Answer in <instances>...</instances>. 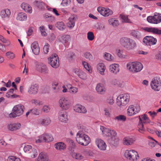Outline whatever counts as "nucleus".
<instances>
[{
	"instance_id": "de8ad7c7",
	"label": "nucleus",
	"mask_w": 161,
	"mask_h": 161,
	"mask_svg": "<svg viewBox=\"0 0 161 161\" xmlns=\"http://www.w3.org/2000/svg\"><path fill=\"white\" fill-rule=\"evenodd\" d=\"M104 114L107 117H110L111 116V109L110 108H105L104 110Z\"/></svg>"
},
{
	"instance_id": "cd10ccee",
	"label": "nucleus",
	"mask_w": 161,
	"mask_h": 161,
	"mask_svg": "<svg viewBox=\"0 0 161 161\" xmlns=\"http://www.w3.org/2000/svg\"><path fill=\"white\" fill-rule=\"evenodd\" d=\"M109 69L112 73L116 74L119 71V65L116 64H111L109 66Z\"/></svg>"
},
{
	"instance_id": "37998d69",
	"label": "nucleus",
	"mask_w": 161,
	"mask_h": 161,
	"mask_svg": "<svg viewBox=\"0 0 161 161\" xmlns=\"http://www.w3.org/2000/svg\"><path fill=\"white\" fill-rule=\"evenodd\" d=\"M70 87L69 88V92L72 94H75L77 93L78 91V89L77 87L75 86H73L70 84L69 85Z\"/></svg>"
},
{
	"instance_id": "e2e57ef3",
	"label": "nucleus",
	"mask_w": 161,
	"mask_h": 161,
	"mask_svg": "<svg viewBox=\"0 0 161 161\" xmlns=\"http://www.w3.org/2000/svg\"><path fill=\"white\" fill-rule=\"evenodd\" d=\"M70 3V0H63L61 4L62 6L65 7L69 5Z\"/></svg>"
},
{
	"instance_id": "6ab92c4d",
	"label": "nucleus",
	"mask_w": 161,
	"mask_h": 161,
	"mask_svg": "<svg viewBox=\"0 0 161 161\" xmlns=\"http://www.w3.org/2000/svg\"><path fill=\"white\" fill-rule=\"evenodd\" d=\"M74 110L75 112L78 113L85 114L87 112L85 107L80 104H76L74 107Z\"/></svg>"
},
{
	"instance_id": "2eb2a0df",
	"label": "nucleus",
	"mask_w": 161,
	"mask_h": 161,
	"mask_svg": "<svg viewBox=\"0 0 161 161\" xmlns=\"http://www.w3.org/2000/svg\"><path fill=\"white\" fill-rule=\"evenodd\" d=\"M157 42V39L151 36H146L143 40V42L144 44L147 46L155 45Z\"/></svg>"
},
{
	"instance_id": "c85d7f7f",
	"label": "nucleus",
	"mask_w": 161,
	"mask_h": 161,
	"mask_svg": "<svg viewBox=\"0 0 161 161\" xmlns=\"http://www.w3.org/2000/svg\"><path fill=\"white\" fill-rule=\"evenodd\" d=\"M32 52L36 55H38L40 53V48L37 42H34L31 45Z\"/></svg>"
},
{
	"instance_id": "7c9ffc66",
	"label": "nucleus",
	"mask_w": 161,
	"mask_h": 161,
	"mask_svg": "<svg viewBox=\"0 0 161 161\" xmlns=\"http://www.w3.org/2000/svg\"><path fill=\"white\" fill-rule=\"evenodd\" d=\"M145 31L152 33L154 34L158 35L161 34V30L153 27H146L144 29Z\"/></svg>"
},
{
	"instance_id": "20e7f679",
	"label": "nucleus",
	"mask_w": 161,
	"mask_h": 161,
	"mask_svg": "<svg viewBox=\"0 0 161 161\" xmlns=\"http://www.w3.org/2000/svg\"><path fill=\"white\" fill-rule=\"evenodd\" d=\"M126 67L127 69L133 73L140 72L143 68L142 64L138 62H129L127 64Z\"/></svg>"
},
{
	"instance_id": "ea45409f",
	"label": "nucleus",
	"mask_w": 161,
	"mask_h": 161,
	"mask_svg": "<svg viewBox=\"0 0 161 161\" xmlns=\"http://www.w3.org/2000/svg\"><path fill=\"white\" fill-rule=\"evenodd\" d=\"M37 155V151L34 148H33L30 152H29V156L31 158H36Z\"/></svg>"
},
{
	"instance_id": "4c0bfd02",
	"label": "nucleus",
	"mask_w": 161,
	"mask_h": 161,
	"mask_svg": "<svg viewBox=\"0 0 161 161\" xmlns=\"http://www.w3.org/2000/svg\"><path fill=\"white\" fill-rule=\"evenodd\" d=\"M55 147L58 150H64L66 148V145L63 142H58L56 143Z\"/></svg>"
},
{
	"instance_id": "6e6552de",
	"label": "nucleus",
	"mask_w": 161,
	"mask_h": 161,
	"mask_svg": "<svg viewBox=\"0 0 161 161\" xmlns=\"http://www.w3.org/2000/svg\"><path fill=\"white\" fill-rule=\"evenodd\" d=\"M124 155L127 159L131 161H136L139 158L137 152L133 150H126Z\"/></svg>"
},
{
	"instance_id": "2f4dec72",
	"label": "nucleus",
	"mask_w": 161,
	"mask_h": 161,
	"mask_svg": "<svg viewBox=\"0 0 161 161\" xmlns=\"http://www.w3.org/2000/svg\"><path fill=\"white\" fill-rule=\"evenodd\" d=\"M75 72L80 78L81 79L85 80L88 79V77L86 74L82 71L77 69L76 70Z\"/></svg>"
},
{
	"instance_id": "bf43d9fd",
	"label": "nucleus",
	"mask_w": 161,
	"mask_h": 161,
	"mask_svg": "<svg viewBox=\"0 0 161 161\" xmlns=\"http://www.w3.org/2000/svg\"><path fill=\"white\" fill-rule=\"evenodd\" d=\"M126 116L122 115H120L118 116H117L114 118L115 120L123 121H125L126 120Z\"/></svg>"
},
{
	"instance_id": "1a4fd4ad",
	"label": "nucleus",
	"mask_w": 161,
	"mask_h": 161,
	"mask_svg": "<svg viewBox=\"0 0 161 161\" xmlns=\"http://www.w3.org/2000/svg\"><path fill=\"white\" fill-rule=\"evenodd\" d=\"M53 138L51 135L45 133L38 137L36 140V142L37 143H41L43 142H49L53 141Z\"/></svg>"
},
{
	"instance_id": "4468645a",
	"label": "nucleus",
	"mask_w": 161,
	"mask_h": 161,
	"mask_svg": "<svg viewBox=\"0 0 161 161\" xmlns=\"http://www.w3.org/2000/svg\"><path fill=\"white\" fill-rule=\"evenodd\" d=\"M161 82L159 78L157 77L153 78L151 82V86L152 89L155 91H159L160 88Z\"/></svg>"
},
{
	"instance_id": "603ef678",
	"label": "nucleus",
	"mask_w": 161,
	"mask_h": 161,
	"mask_svg": "<svg viewBox=\"0 0 161 161\" xmlns=\"http://www.w3.org/2000/svg\"><path fill=\"white\" fill-rule=\"evenodd\" d=\"M5 55L8 58L11 59H14L15 57V54L11 51L7 52Z\"/></svg>"
},
{
	"instance_id": "f03ea898",
	"label": "nucleus",
	"mask_w": 161,
	"mask_h": 161,
	"mask_svg": "<svg viewBox=\"0 0 161 161\" xmlns=\"http://www.w3.org/2000/svg\"><path fill=\"white\" fill-rule=\"evenodd\" d=\"M120 44L128 50L134 49L136 47V43L133 40L126 37L121 38L120 40Z\"/></svg>"
},
{
	"instance_id": "79ce46f5",
	"label": "nucleus",
	"mask_w": 161,
	"mask_h": 161,
	"mask_svg": "<svg viewBox=\"0 0 161 161\" xmlns=\"http://www.w3.org/2000/svg\"><path fill=\"white\" fill-rule=\"evenodd\" d=\"M52 87L55 92H58L60 91V89L58 86V82L55 81L52 83Z\"/></svg>"
},
{
	"instance_id": "a211bd4d",
	"label": "nucleus",
	"mask_w": 161,
	"mask_h": 161,
	"mask_svg": "<svg viewBox=\"0 0 161 161\" xmlns=\"http://www.w3.org/2000/svg\"><path fill=\"white\" fill-rule=\"evenodd\" d=\"M78 19L76 15L72 14L68 19L67 26L69 28H73L75 26V22Z\"/></svg>"
},
{
	"instance_id": "c9c22d12",
	"label": "nucleus",
	"mask_w": 161,
	"mask_h": 161,
	"mask_svg": "<svg viewBox=\"0 0 161 161\" xmlns=\"http://www.w3.org/2000/svg\"><path fill=\"white\" fill-rule=\"evenodd\" d=\"M108 24L115 27L118 26L119 23L118 20L115 18H112L108 20Z\"/></svg>"
},
{
	"instance_id": "c03bdc74",
	"label": "nucleus",
	"mask_w": 161,
	"mask_h": 161,
	"mask_svg": "<svg viewBox=\"0 0 161 161\" xmlns=\"http://www.w3.org/2000/svg\"><path fill=\"white\" fill-rule=\"evenodd\" d=\"M119 17L122 19V21L125 23H131V21L128 19V16L127 15L124 14H121Z\"/></svg>"
},
{
	"instance_id": "0e129e2a",
	"label": "nucleus",
	"mask_w": 161,
	"mask_h": 161,
	"mask_svg": "<svg viewBox=\"0 0 161 161\" xmlns=\"http://www.w3.org/2000/svg\"><path fill=\"white\" fill-rule=\"evenodd\" d=\"M50 110V108L49 106L47 105H45L43 106L42 108V110L45 113H47Z\"/></svg>"
},
{
	"instance_id": "58836bf2",
	"label": "nucleus",
	"mask_w": 161,
	"mask_h": 161,
	"mask_svg": "<svg viewBox=\"0 0 161 161\" xmlns=\"http://www.w3.org/2000/svg\"><path fill=\"white\" fill-rule=\"evenodd\" d=\"M35 5L40 10H43L45 7L44 3L42 1H36L34 2Z\"/></svg>"
},
{
	"instance_id": "f8f14e48",
	"label": "nucleus",
	"mask_w": 161,
	"mask_h": 161,
	"mask_svg": "<svg viewBox=\"0 0 161 161\" xmlns=\"http://www.w3.org/2000/svg\"><path fill=\"white\" fill-rule=\"evenodd\" d=\"M140 110V107L139 105H130L129 106L127 110V114L129 116H133L138 113Z\"/></svg>"
},
{
	"instance_id": "09e8293b",
	"label": "nucleus",
	"mask_w": 161,
	"mask_h": 161,
	"mask_svg": "<svg viewBox=\"0 0 161 161\" xmlns=\"http://www.w3.org/2000/svg\"><path fill=\"white\" fill-rule=\"evenodd\" d=\"M84 57L89 61H92L93 59V57L92 54L89 52H86L84 53Z\"/></svg>"
},
{
	"instance_id": "a19ab883",
	"label": "nucleus",
	"mask_w": 161,
	"mask_h": 161,
	"mask_svg": "<svg viewBox=\"0 0 161 161\" xmlns=\"http://www.w3.org/2000/svg\"><path fill=\"white\" fill-rule=\"evenodd\" d=\"M57 28L60 31H63L66 28V26L64 23L62 22H58L56 24Z\"/></svg>"
},
{
	"instance_id": "f257e3e1",
	"label": "nucleus",
	"mask_w": 161,
	"mask_h": 161,
	"mask_svg": "<svg viewBox=\"0 0 161 161\" xmlns=\"http://www.w3.org/2000/svg\"><path fill=\"white\" fill-rule=\"evenodd\" d=\"M100 129L104 136L111 137L110 142L112 144H115L118 142L119 139L116 136L117 134L115 131L106 128L102 126H100Z\"/></svg>"
},
{
	"instance_id": "f3484780",
	"label": "nucleus",
	"mask_w": 161,
	"mask_h": 161,
	"mask_svg": "<svg viewBox=\"0 0 161 161\" xmlns=\"http://www.w3.org/2000/svg\"><path fill=\"white\" fill-rule=\"evenodd\" d=\"M98 11L103 16L108 17L113 14V11L110 9L103 7H98L97 8Z\"/></svg>"
},
{
	"instance_id": "49530a36",
	"label": "nucleus",
	"mask_w": 161,
	"mask_h": 161,
	"mask_svg": "<svg viewBox=\"0 0 161 161\" xmlns=\"http://www.w3.org/2000/svg\"><path fill=\"white\" fill-rule=\"evenodd\" d=\"M105 58L110 61H113L114 60V57L110 53H105L104 55Z\"/></svg>"
},
{
	"instance_id": "5701e85b",
	"label": "nucleus",
	"mask_w": 161,
	"mask_h": 161,
	"mask_svg": "<svg viewBox=\"0 0 161 161\" xmlns=\"http://www.w3.org/2000/svg\"><path fill=\"white\" fill-rule=\"evenodd\" d=\"M21 126L20 123H11L7 125V129L10 131H14L19 129Z\"/></svg>"
},
{
	"instance_id": "69168bd1",
	"label": "nucleus",
	"mask_w": 161,
	"mask_h": 161,
	"mask_svg": "<svg viewBox=\"0 0 161 161\" xmlns=\"http://www.w3.org/2000/svg\"><path fill=\"white\" fill-rule=\"evenodd\" d=\"M31 113L34 114L38 115L40 114L39 111H38L37 109L35 108L30 110Z\"/></svg>"
},
{
	"instance_id": "9d476101",
	"label": "nucleus",
	"mask_w": 161,
	"mask_h": 161,
	"mask_svg": "<svg viewBox=\"0 0 161 161\" xmlns=\"http://www.w3.org/2000/svg\"><path fill=\"white\" fill-rule=\"evenodd\" d=\"M59 107L63 110H67L71 106L70 100L67 97H62L58 101Z\"/></svg>"
},
{
	"instance_id": "393cba45",
	"label": "nucleus",
	"mask_w": 161,
	"mask_h": 161,
	"mask_svg": "<svg viewBox=\"0 0 161 161\" xmlns=\"http://www.w3.org/2000/svg\"><path fill=\"white\" fill-rule=\"evenodd\" d=\"M97 72L100 75H105V72L106 69L105 64L103 63H99L96 65Z\"/></svg>"
},
{
	"instance_id": "680f3d73",
	"label": "nucleus",
	"mask_w": 161,
	"mask_h": 161,
	"mask_svg": "<svg viewBox=\"0 0 161 161\" xmlns=\"http://www.w3.org/2000/svg\"><path fill=\"white\" fill-rule=\"evenodd\" d=\"M40 30L41 31L42 36H47V33L45 31V27L43 26H42L39 27Z\"/></svg>"
},
{
	"instance_id": "dca6fc26",
	"label": "nucleus",
	"mask_w": 161,
	"mask_h": 161,
	"mask_svg": "<svg viewBox=\"0 0 161 161\" xmlns=\"http://www.w3.org/2000/svg\"><path fill=\"white\" fill-rule=\"evenodd\" d=\"M51 122L50 118L47 117L38 119L37 120L36 123L38 125L43 126H47L50 124Z\"/></svg>"
},
{
	"instance_id": "c756f323",
	"label": "nucleus",
	"mask_w": 161,
	"mask_h": 161,
	"mask_svg": "<svg viewBox=\"0 0 161 161\" xmlns=\"http://www.w3.org/2000/svg\"><path fill=\"white\" fill-rule=\"evenodd\" d=\"M49 156L47 154L44 152H41L39 154L37 161H48Z\"/></svg>"
},
{
	"instance_id": "3c124183",
	"label": "nucleus",
	"mask_w": 161,
	"mask_h": 161,
	"mask_svg": "<svg viewBox=\"0 0 161 161\" xmlns=\"http://www.w3.org/2000/svg\"><path fill=\"white\" fill-rule=\"evenodd\" d=\"M72 156L73 158L79 160L82 159L84 158L83 156L79 153H74L72 154Z\"/></svg>"
},
{
	"instance_id": "412c9836",
	"label": "nucleus",
	"mask_w": 161,
	"mask_h": 161,
	"mask_svg": "<svg viewBox=\"0 0 161 161\" xmlns=\"http://www.w3.org/2000/svg\"><path fill=\"white\" fill-rule=\"evenodd\" d=\"M36 68L37 70L42 74H47L48 73V69L47 66L44 64L40 63L36 65Z\"/></svg>"
},
{
	"instance_id": "338daca9",
	"label": "nucleus",
	"mask_w": 161,
	"mask_h": 161,
	"mask_svg": "<svg viewBox=\"0 0 161 161\" xmlns=\"http://www.w3.org/2000/svg\"><path fill=\"white\" fill-rule=\"evenodd\" d=\"M66 141L68 143L70 144V145H72L73 147L75 146V144L74 143V141L72 140L71 139L67 138L66 139Z\"/></svg>"
},
{
	"instance_id": "052dcab7",
	"label": "nucleus",
	"mask_w": 161,
	"mask_h": 161,
	"mask_svg": "<svg viewBox=\"0 0 161 161\" xmlns=\"http://www.w3.org/2000/svg\"><path fill=\"white\" fill-rule=\"evenodd\" d=\"M33 149L32 147L30 145H27L25 146L24 147V151L25 153H28L30 152L31 150Z\"/></svg>"
},
{
	"instance_id": "473e14b6",
	"label": "nucleus",
	"mask_w": 161,
	"mask_h": 161,
	"mask_svg": "<svg viewBox=\"0 0 161 161\" xmlns=\"http://www.w3.org/2000/svg\"><path fill=\"white\" fill-rule=\"evenodd\" d=\"M22 8L25 12L31 14L32 11V7L28 4L25 3H22L21 5Z\"/></svg>"
},
{
	"instance_id": "0eeeda50",
	"label": "nucleus",
	"mask_w": 161,
	"mask_h": 161,
	"mask_svg": "<svg viewBox=\"0 0 161 161\" xmlns=\"http://www.w3.org/2000/svg\"><path fill=\"white\" fill-rule=\"evenodd\" d=\"M130 96L128 94H122L119 95L117 98V104L119 106L126 105L129 102Z\"/></svg>"
},
{
	"instance_id": "423d86ee",
	"label": "nucleus",
	"mask_w": 161,
	"mask_h": 161,
	"mask_svg": "<svg viewBox=\"0 0 161 161\" xmlns=\"http://www.w3.org/2000/svg\"><path fill=\"white\" fill-rule=\"evenodd\" d=\"M25 107L22 104H18L14 106L12 112L9 114L10 118H14L21 115L24 112Z\"/></svg>"
},
{
	"instance_id": "8fccbe9b",
	"label": "nucleus",
	"mask_w": 161,
	"mask_h": 161,
	"mask_svg": "<svg viewBox=\"0 0 161 161\" xmlns=\"http://www.w3.org/2000/svg\"><path fill=\"white\" fill-rule=\"evenodd\" d=\"M31 102L32 104H34L36 106H40L43 105V103L42 101L36 99H32L31 101Z\"/></svg>"
},
{
	"instance_id": "13d9d810",
	"label": "nucleus",
	"mask_w": 161,
	"mask_h": 161,
	"mask_svg": "<svg viewBox=\"0 0 161 161\" xmlns=\"http://www.w3.org/2000/svg\"><path fill=\"white\" fill-rule=\"evenodd\" d=\"M132 35L137 39L139 38L141 36L140 33L137 31H133L131 32Z\"/></svg>"
},
{
	"instance_id": "774afa93",
	"label": "nucleus",
	"mask_w": 161,
	"mask_h": 161,
	"mask_svg": "<svg viewBox=\"0 0 161 161\" xmlns=\"http://www.w3.org/2000/svg\"><path fill=\"white\" fill-rule=\"evenodd\" d=\"M43 52L45 54H47L48 52L49 44H47L45 45L43 48Z\"/></svg>"
},
{
	"instance_id": "f704fd0d",
	"label": "nucleus",
	"mask_w": 161,
	"mask_h": 161,
	"mask_svg": "<svg viewBox=\"0 0 161 161\" xmlns=\"http://www.w3.org/2000/svg\"><path fill=\"white\" fill-rule=\"evenodd\" d=\"M27 18V15L25 13L20 12L17 14L16 19L19 21H25L26 20Z\"/></svg>"
},
{
	"instance_id": "4be33fe9",
	"label": "nucleus",
	"mask_w": 161,
	"mask_h": 161,
	"mask_svg": "<svg viewBox=\"0 0 161 161\" xmlns=\"http://www.w3.org/2000/svg\"><path fill=\"white\" fill-rule=\"evenodd\" d=\"M95 89L97 92L98 94L101 95L104 94L106 91V88L105 86L101 83H98Z\"/></svg>"
},
{
	"instance_id": "5fc2aeb1",
	"label": "nucleus",
	"mask_w": 161,
	"mask_h": 161,
	"mask_svg": "<svg viewBox=\"0 0 161 161\" xmlns=\"http://www.w3.org/2000/svg\"><path fill=\"white\" fill-rule=\"evenodd\" d=\"M87 38L88 40L92 41L95 38V36L93 32L89 31L87 33Z\"/></svg>"
},
{
	"instance_id": "b1692460",
	"label": "nucleus",
	"mask_w": 161,
	"mask_h": 161,
	"mask_svg": "<svg viewBox=\"0 0 161 161\" xmlns=\"http://www.w3.org/2000/svg\"><path fill=\"white\" fill-rule=\"evenodd\" d=\"M95 143L96 145L100 149L102 150H106L107 145L103 140L97 138L96 140Z\"/></svg>"
},
{
	"instance_id": "7ed1b4c3",
	"label": "nucleus",
	"mask_w": 161,
	"mask_h": 161,
	"mask_svg": "<svg viewBox=\"0 0 161 161\" xmlns=\"http://www.w3.org/2000/svg\"><path fill=\"white\" fill-rule=\"evenodd\" d=\"M76 139L78 143L84 146L88 145L91 142L89 136L81 131L77 133Z\"/></svg>"
},
{
	"instance_id": "864d4df0",
	"label": "nucleus",
	"mask_w": 161,
	"mask_h": 161,
	"mask_svg": "<svg viewBox=\"0 0 161 161\" xmlns=\"http://www.w3.org/2000/svg\"><path fill=\"white\" fill-rule=\"evenodd\" d=\"M82 64L85 68L87 70L89 73H92V69H90L88 64L87 62L85 61H83L82 62Z\"/></svg>"
},
{
	"instance_id": "e433bc0d",
	"label": "nucleus",
	"mask_w": 161,
	"mask_h": 161,
	"mask_svg": "<svg viewBox=\"0 0 161 161\" xmlns=\"http://www.w3.org/2000/svg\"><path fill=\"white\" fill-rule=\"evenodd\" d=\"M11 14L10 10L7 9L1 11V14L2 18H9Z\"/></svg>"
},
{
	"instance_id": "a878e982",
	"label": "nucleus",
	"mask_w": 161,
	"mask_h": 161,
	"mask_svg": "<svg viewBox=\"0 0 161 161\" xmlns=\"http://www.w3.org/2000/svg\"><path fill=\"white\" fill-rule=\"evenodd\" d=\"M39 87L36 84H32L28 88V92L30 94L35 95L38 91Z\"/></svg>"
},
{
	"instance_id": "9b49d317",
	"label": "nucleus",
	"mask_w": 161,
	"mask_h": 161,
	"mask_svg": "<svg viewBox=\"0 0 161 161\" xmlns=\"http://www.w3.org/2000/svg\"><path fill=\"white\" fill-rule=\"evenodd\" d=\"M149 23L157 24L161 22V14L156 13L153 16H149L147 18Z\"/></svg>"
},
{
	"instance_id": "bb28decb",
	"label": "nucleus",
	"mask_w": 161,
	"mask_h": 161,
	"mask_svg": "<svg viewBox=\"0 0 161 161\" xmlns=\"http://www.w3.org/2000/svg\"><path fill=\"white\" fill-rule=\"evenodd\" d=\"M135 140L132 137L126 136L123 140V143L125 145L129 146L132 145L135 142Z\"/></svg>"
},
{
	"instance_id": "72a5a7b5",
	"label": "nucleus",
	"mask_w": 161,
	"mask_h": 161,
	"mask_svg": "<svg viewBox=\"0 0 161 161\" xmlns=\"http://www.w3.org/2000/svg\"><path fill=\"white\" fill-rule=\"evenodd\" d=\"M70 39V36L68 35H64L60 36L59 38V41L63 43H67Z\"/></svg>"
},
{
	"instance_id": "aec40b11",
	"label": "nucleus",
	"mask_w": 161,
	"mask_h": 161,
	"mask_svg": "<svg viewBox=\"0 0 161 161\" xmlns=\"http://www.w3.org/2000/svg\"><path fill=\"white\" fill-rule=\"evenodd\" d=\"M58 119L60 122L64 123H67L68 121L67 113L64 111L60 112L58 113Z\"/></svg>"
},
{
	"instance_id": "a18cd8bd",
	"label": "nucleus",
	"mask_w": 161,
	"mask_h": 161,
	"mask_svg": "<svg viewBox=\"0 0 161 161\" xmlns=\"http://www.w3.org/2000/svg\"><path fill=\"white\" fill-rule=\"evenodd\" d=\"M116 53L117 56L120 58H125L127 56L123 54V51L119 49L116 50Z\"/></svg>"
},
{
	"instance_id": "ddd939ff",
	"label": "nucleus",
	"mask_w": 161,
	"mask_h": 161,
	"mask_svg": "<svg viewBox=\"0 0 161 161\" xmlns=\"http://www.w3.org/2000/svg\"><path fill=\"white\" fill-rule=\"evenodd\" d=\"M49 61L51 65L53 68H57L59 66L58 57L56 54L51 55L49 58Z\"/></svg>"
},
{
	"instance_id": "4d7b16f0",
	"label": "nucleus",
	"mask_w": 161,
	"mask_h": 161,
	"mask_svg": "<svg viewBox=\"0 0 161 161\" xmlns=\"http://www.w3.org/2000/svg\"><path fill=\"white\" fill-rule=\"evenodd\" d=\"M7 161H21L20 159L14 156H9L7 159Z\"/></svg>"
},
{
	"instance_id": "39448f33",
	"label": "nucleus",
	"mask_w": 161,
	"mask_h": 161,
	"mask_svg": "<svg viewBox=\"0 0 161 161\" xmlns=\"http://www.w3.org/2000/svg\"><path fill=\"white\" fill-rule=\"evenodd\" d=\"M139 122L138 125V130L141 133H143L145 131L144 124L149 123L150 120L147 115L144 114L139 116Z\"/></svg>"
},
{
	"instance_id": "6e6d98bb",
	"label": "nucleus",
	"mask_w": 161,
	"mask_h": 161,
	"mask_svg": "<svg viewBox=\"0 0 161 161\" xmlns=\"http://www.w3.org/2000/svg\"><path fill=\"white\" fill-rule=\"evenodd\" d=\"M14 91V89H10L8 92H7L6 95V96L7 97H16V95H13V93Z\"/></svg>"
}]
</instances>
